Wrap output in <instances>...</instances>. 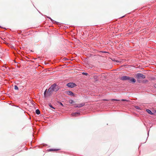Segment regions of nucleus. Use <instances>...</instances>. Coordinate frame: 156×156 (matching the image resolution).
I'll return each mask as SVG.
<instances>
[{"label": "nucleus", "mask_w": 156, "mask_h": 156, "mask_svg": "<svg viewBox=\"0 0 156 156\" xmlns=\"http://www.w3.org/2000/svg\"><path fill=\"white\" fill-rule=\"evenodd\" d=\"M48 18H49L52 21V20L50 18V17H48Z\"/></svg>", "instance_id": "412c9836"}, {"label": "nucleus", "mask_w": 156, "mask_h": 156, "mask_svg": "<svg viewBox=\"0 0 156 156\" xmlns=\"http://www.w3.org/2000/svg\"><path fill=\"white\" fill-rule=\"evenodd\" d=\"M69 102L71 104H73L74 103V101L73 100H69Z\"/></svg>", "instance_id": "2eb2a0df"}, {"label": "nucleus", "mask_w": 156, "mask_h": 156, "mask_svg": "<svg viewBox=\"0 0 156 156\" xmlns=\"http://www.w3.org/2000/svg\"><path fill=\"white\" fill-rule=\"evenodd\" d=\"M14 89L16 90H18V88L17 86L15 85L14 86Z\"/></svg>", "instance_id": "4468645a"}, {"label": "nucleus", "mask_w": 156, "mask_h": 156, "mask_svg": "<svg viewBox=\"0 0 156 156\" xmlns=\"http://www.w3.org/2000/svg\"><path fill=\"white\" fill-rule=\"evenodd\" d=\"M136 77L137 78V80L139 83L142 81L141 79H144L146 78V76L140 73H137L136 75Z\"/></svg>", "instance_id": "f257e3e1"}, {"label": "nucleus", "mask_w": 156, "mask_h": 156, "mask_svg": "<svg viewBox=\"0 0 156 156\" xmlns=\"http://www.w3.org/2000/svg\"><path fill=\"white\" fill-rule=\"evenodd\" d=\"M85 105V104L84 103H82L80 104L75 105V106H74V107L75 108H79L84 106Z\"/></svg>", "instance_id": "39448f33"}, {"label": "nucleus", "mask_w": 156, "mask_h": 156, "mask_svg": "<svg viewBox=\"0 0 156 156\" xmlns=\"http://www.w3.org/2000/svg\"><path fill=\"white\" fill-rule=\"evenodd\" d=\"M66 94H67L68 95H70L71 96H73V97H76V96H75L74 95V94L72 92H71V91H66Z\"/></svg>", "instance_id": "0eeeda50"}, {"label": "nucleus", "mask_w": 156, "mask_h": 156, "mask_svg": "<svg viewBox=\"0 0 156 156\" xmlns=\"http://www.w3.org/2000/svg\"><path fill=\"white\" fill-rule=\"evenodd\" d=\"M35 112L36 113L37 115H39L40 114V110L38 109H37L36 110Z\"/></svg>", "instance_id": "9b49d317"}, {"label": "nucleus", "mask_w": 156, "mask_h": 156, "mask_svg": "<svg viewBox=\"0 0 156 156\" xmlns=\"http://www.w3.org/2000/svg\"><path fill=\"white\" fill-rule=\"evenodd\" d=\"M122 100L123 101H126V100H124V99H122Z\"/></svg>", "instance_id": "5701e85b"}, {"label": "nucleus", "mask_w": 156, "mask_h": 156, "mask_svg": "<svg viewBox=\"0 0 156 156\" xmlns=\"http://www.w3.org/2000/svg\"><path fill=\"white\" fill-rule=\"evenodd\" d=\"M148 82L147 80H146L144 83H146V82Z\"/></svg>", "instance_id": "b1692460"}, {"label": "nucleus", "mask_w": 156, "mask_h": 156, "mask_svg": "<svg viewBox=\"0 0 156 156\" xmlns=\"http://www.w3.org/2000/svg\"><path fill=\"white\" fill-rule=\"evenodd\" d=\"M82 74L83 75H86V76L87 75H88V73H83Z\"/></svg>", "instance_id": "dca6fc26"}, {"label": "nucleus", "mask_w": 156, "mask_h": 156, "mask_svg": "<svg viewBox=\"0 0 156 156\" xmlns=\"http://www.w3.org/2000/svg\"><path fill=\"white\" fill-rule=\"evenodd\" d=\"M120 79L122 80H127V76H123L120 78Z\"/></svg>", "instance_id": "1a4fd4ad"}, {"label": "nucleus", "mask_w": 156, "mask_h": 156, "mask_svg": "<svg viewBox=\"0 0 156 156\" xmlns=\"http://www.w3.org/2000/svg\"><path fill=\"white\" fill-rule=\"evenodd\" d=\"M50 88V89H51L54 92L57 91L59 89L58 86L55 83L53 84Z\"/></svg>", "instance_id": "7ed1b4c3"}, {"label": "nucleus", "mask_w": 156, "mask_h": 156, "mask_svg": "<svg viewBox=\"0 0 156 156\" xmlns=\"http://www.w3.org/2000/svg\"><path fill=\"white\" fill-rule=\"evenodd\" d=\"M68 87L73 88L76 86V84L73 83H68L66 85Z\"/></svg>", "instance_id": "20e7f679"}, {"label": "nucleus", "mask_w": 156, "mask_h": 156, "mask_svg": "<svg viewBox=\"0 0 156 156\" xmlns=\"http://www.w3.org/2000/svg\"><path fill=\"white\" fill-rule=\"evenodd\" d=\"M127 80H128L130 83H134L136 82V80L133 78L128 77Z\"/></svg>", "instance_id": "423d86ee"}, {"label": "nucleus", "mask_w": 156, "mask_h": 156, "mask_svg": "<svg viewBox=\"0 0 156 156\" xmlns=\"http://www.w3.org/2000/svg\"><path fill=\"white\" fill-rule=\"evenodd\" d=\"M154 87L156 88V84L154 85Z\"/></svg>", "instance_id": "4be33fe9"}, {"label": "nucleus", "mask_w": 156, "mask_h": 156, "mask_svg": "<svg viewBox=\"0 0 156 156\" xmlns=\"http://www.w3.org/2000/svg\"><path fill=\"white\" fill-rule=\"evenodd\" d=\"M59 150V149H50L49 150V151H57Z\"/></svg>", "instance_id": "f8f14e48"}, {"label": "nucleus", "mask_w": 156, "mask_h": 156, "mask_svg": "<svg viewBox=\"0 0 156 156\" xmlns=\"http://www.w3.org/2000/svg\"><path fill=\"white\" fill-rule=\"evenodd\" d=\"M80 114V113L79 112H76L74 113H73L71 114V115L73 116H76L77 115H79Z\"/></svg>", "instance_id": "6e6552de"}, {"label": "nucleus", "mask_w": 156, "mask_h": 156, "mask_svg": "<svg viewBox=\"0 0 156 156\" xmlns=\"http://www.w3.org/2000/svg\"><path fill=\"white\" fill-rule=\"evenodd\" d=\"M111 101H119V100H117V99H112L111 100Z\"/></svg>", "instance_id": "f3484780"}, {"label": "nucleus", "mask_w": 156, "mask_h": 156, "mask_svg": "<svg viewBox=\"0 0 156 156\" xmlns=\"http://www.w3.org/2000/svg\"><path fill=\"white\" fill-rule=\"evenodd\" d=\"M103 101H108V100H107V99H104L103 100Z\"/></svg>", "instance_id": "aec40b11"}, {"label": "nucleus", "mask_w": 156, "mask_h": 156, "mask_svg": "<svg viewBox=\"0 0 156 156\" xmlns=\"http://www.w3.org/2000/svg\"><path fill=\"white\" fill-rule=\"evenodd\" d=\"M146 111L147 112H148L149 114H151V115H152L153 114L152 112L151 111L149 110V109H146Z\"/></svg>", "instance_id": "9d476101"}, {"label": "nucleus", "mask_w": 156, "mask_h": 156, "mask_svg": "<svg viewBox=\"0 0 156 156\" xmlns=\"http://www.w3.org/2000/svg\"><path fill=\"white\" fill-rule=\"evenodd\" d=\"M137 109H140V108L138 106H136V107H135Z\"/></svg>", "instance_id": "6ab92c4d"}, {"label": "nucleus", "mask_w": 156, "mask_h": 156, "mask_svg": "<svg viewBox=\"0 0 156 156\" xmlns=\"http://www.w3.org/2000/svg\"><path fill=\"white\" fill-rule=\"evenodd\" d=\"M47 90H46L44 92V95L45 97L50 96V95L52 94L54 92L52 90L50 89V88L48 89L47 91Z\"/></svg>", "instance_id": "f03ea898"}, {"label": "nucleus", "mask_w": 156, "mask_h": 156, "mask_svg": "<svg viewBox=\"0 0 156 156\" xmlns=\"http://www.w3.org/2000/svg\"><path fill=\"white\" fill-rule=\"evenodd\" d=\"M58 103H59L60 105H61L62 106H63V105L62 104V103L61 102H58Z\"/></svg>", "instance_id": "a211bd4d"}, {"label": "nucleus", "mask_w": 156, "mask_h": 156, "mask_svg": "<svg viewBox=\"0 0 156 156\" xmlns=\"http://www.w3.org/2000/svg\"><path fill=\"white\" fill-rule=\"evenodd\" d=\"M48 105L50 106V107L51 108H52L54 109H55V108L52 105H51V104L50 103H49L48 104Z\"/></svg>", "instance_id": "ddd939ff"}]
</instances>
